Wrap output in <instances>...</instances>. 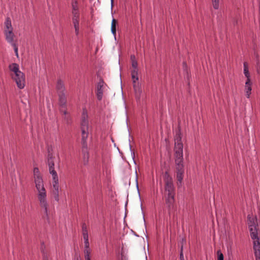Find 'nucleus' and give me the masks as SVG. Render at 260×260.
<instances>
[{
  "label": "nucleus",
  "instance_id": "1",
  "mask_svg": "<svg viewBox=\"0 0 260 260\" xmlns=\"http://www.w3.org/2000/svg\"><path fill=\"white\" fill-rule=\"evenodd\" d=\"M174 148L175 169L178 185H181L184 173L183 149V145L181 141V134L178 132L174 137Z\"/></svg>",
  "mask_w": 260,
  "mask_h": 260
},
{
  "label": "nucleus",
  "instance_id": "2",
  "mask_svg": "<svg viewBox=\"0 0 260 260\" xmlns=\"http://www.w3.org/2000/svg\"><path fill=\"white\" fill-rule=\"evenodd\" d=\"M33 173L35 187L37 192V196L40 206L44 209L46 217L48 218L49 204L47 201V192L45 187L42 176L37 167L34 168Z\"/></svg>",
  "mask_w": 260,
  "mask_h": 260
},
{
  "label": "nucleus",
  "instance_id": "3",
  "mask_svg": "<svg viewBox=\"0 0 260 260\" xmlns=\"http://www.w3.org/2000/svg\"><path fill=\"white\" fill-rule=\"evenodd\" d=\"M248 225L251 239L253 240V249L256 260H260V231L258 230L256 216L248 215Z\"/></svg>",
  "mask_w": 260,
  "mask_h": 260
},
{
  "label": "nucleus",
  "instance_id": "4",
  "mask_svg": "<svg viewBox=\"0 0 260 260\" xmlns=\"http://www.w3.org/2000/svg\"><path fill=\"white\" fill-rule=\"evenodd\" d=\"M9 69L14 74L12 78L15 81L17 87L20 89H23L25 86V77L24 74L20 71L19 64L12 63L9 64Z\"/></svg>",
  "mask_w": 260,
  "mask_h": 260
},
{
  "label": "nucleus",
  "instance_id": "5",
  "mask_svg": "<svg viewBox=\"0 0 260 260\" xmlns=\"http://www.w3.org/2000/svg\"><path fill=\"white\" fill-rule=\"evenodd\" d=\"M164 181V196H175V187L172 176L168 171H166L163 175Z\"/></svg>",
  "mask_w": 260,
  "mask_h": 260
},
{
  "label": "nucleus",
  "instance_id": "6",
  "mask_svg": "<svg viewBox=\"0 0 260 260\" xmlns=\"http://www.w3.org/2000/svg\"><path fill=\"white\" fill-rule=\"evenodd\" d=\"M131 76L136 99L137 101H140L142 93V89L141 84L138 82L139 80L138 70H132Z\"/></svg>",
  "mask_w": 260,
  "mask_h": 260
},
{
  "label": "nucleus",
  "instance_id": "7",
  "mask_svg": "<svg viewBox=\"0 0 260 260\" xmlns=\"http://www.w3.org/2000/svg\"><path fill=\"white\" fill-rule=\"evenodd\" d=\"M4 35L6 41L11 44L13 47L15 55L18 57V48L16 44V41L15 40V35L13 31L9 32H4Z\"/></svg>",
  "mask_w": 260,
  "mask_h": 260
},
{
  "label": "nucleus",
  "instance_id": "8",
  "mask_svg": "<svg viewBox=\"0 0 260 260\" xmlns=\"http://www.w3.org/2000/svg\"><path fill=\"white\" fill-rule=\"evenodd\" d=\"M106 86H107V84L104 80L101 78L96 86V95L99 101H101L103 99L104 89Z\"/></svg>",
  "mask_w": 260,
  "mask_h": 260
},
{
  "label": "nucleus",
  "instance_id": "9",
  "mask_svg": "<svg viewBox=\"0 0 260 260\" xmlns=\"http://www.w3.org/2000/svg\"><path fill=\"white\" fill-rule=\"evenodd\" d=\"M53 194L55 201H59V181L58 176L52 177Z\"/></svg>",
  "mask_w": 260,
  "mask_h": 260
},
{
  "label": "nucleus",
  "instance_id": "10",
  "mask_svg": "<svg viewBox=\"0 0 260 260\" xmlns=\"http://www.w3.org/2000/svg\"><path fill=\"white\" fill-rule=\"evenodd\" d=\"M175 196H165V203L169 212L172 211L175 208Z\"/></svg>",
  "mask_w": 260,
  "mask_h": 260
},
{
  "label": "nucleus",
  "instance_id": "11",
  "mask_svg": "<svg viewBox=\"0 0 260 260\" xmlns=\"http://www.w3.org/2000/svg\"><path fill=\"white\" fill-rule=\"evenodd\" d=\"M80 124L81 127H88L89 126L88 116L85 108L83 109Z\"/></svg>",
  "mask_w": 260,
  "mask_h": 260
},
{
  "label": "nucleus",
  "instance_id": "12",
  "mask_svg": "<svg viewBox=\"0 0 260 260\" xmlns=\"http://www.w3.org/2000/svg\"><path fill=\"white\" fill-rule=\"evenodd\" d=\"M81 143L82 146L86 148L87 144V139L88 137V127H81Z\"/></svg>",
  "mask_w": 260,
  "mask_h": 260
},
{
  "label": "nucleus",
  "instance_id": "13",
  "mask_svg": "<svg viewBox=\"0 0 260 260\" xmlns=\"http://www.w3.org/2000/svg\"><path fill=\"white\" fill-rule=\"evenodd\" d=\"M48 165L49 167V171L52 177L57 176V174L54 169V162L53 158L52 156L48 157Z\"/></svg>",
  "mask_w": 260,
  "mask_h": 260
},
{
  "label": "nucleus",
  "instance_id": "14",
  "mask_svg": "<svg viewBox=\"0 0 260 260\" xmlns=\"http://www.w3.org/2000/svg\"><path fill=\"white\" fill-rule=\"evenodd\" d=\"M252 83L250 81V79L246 80L245 85V91L246 92V97L249 99L251 93V87Z\"/></svg>",
  "mask_w": 260,
  "mask_h": 260
},
{
  "label": "nucleus",
  "instance_id": "15",
  "mask_svg": "<svg viewBox=\"0 0 260 260\" xmlns=\"http://www.w3.org/2000/svg\"><path fill=\"white\" fill-rule=\"evenodd\" d=\"M83 163L84 165H87L89 161V152L87 150V146L86 148L82 146Z\"/></svg>",
  "mask_w": 260,
  "mask_h": 260
},
{
  "label": "nucleus",
  "instance_id": "16",
  "mask_svg": "<svg viewBox=\"0 0 260 260\" xmlns=\"http://www.w3.org/2000/svg\"><path fill=\"white\" fill-rule=\"evenodd\" d=\"M13 30L11 20L9 17H7L4 22V32H9Z\"/></svg>",
  "mask_w": 260,
  "mask_h": 260
},
{
  "label": "nucleus",
  "instance_id": "17",
  "mask_svg": "<svg viewBox=\"0 0 260 260\" xmlns=\"http://www.w3.org/2000/svg\"><path fill=\"white\" fill-rule=\"evenodd\" d=\"M56 87L58 93H65V86L63 82L61 79L57 80Z\"/></svg>",
  "mask_w": 260,
  "mask_h": 260
},
{
  "label": "nucleus",
  "instance_id": "18",
  "mask_svg": "<svg viewBox=\"0 0 260 260\" xmlns=\"http://www.w3.org/2000/svg\"><path fill=\"white\" fill-rule=\"evenodd\" d=\"M58 95L60 106L61 108H65L67 103L65 93H58Z\"/></svg>",
  "mask_w": 260,
  "mask_h": 260
},
{
  "label": "nucleus",
  "instance_id": "19",
  "mask_svg": "<svg viewBox=\"0 0 260 260\" xmlns=\"http://www.w3.org/2000/svg\"><path fill=\"white\" fill-rule=\"evenodd\" d=\"M72 21L75 28V34L77 36L79 33V18H72Z\"/></svg>",
  "mask_w": 260,
  "mask_h": 260
},
{
  "label": "nucleus",
  "instance_id": "20",
  "mask_svg": "<svg viewBox=\"0 0 260 260\" xmlns=\"http://www.w3.org/2000/svg\"><path fill=\"white\" fill-rule=\"evenodd\" d=\"M243 68H244V71H243L244 74L247 78L246 80L250 79V74H249V71H248V64L246 62H244Z\"/></svg>",
  "mask_w": 260,
  "mask_h": 260
},
{
  "label": "nucleus",
  "instance_id": "21",
  "mask_svg": "<svg viewBox=\"0 0 260 260\" xmlns=\"http://www.w3.org/2000/svg\"><path fill=\"white\" fill-rule=\"evenodd\" d=\"M116 24L117 21L116 20L113 18L111 22V30L112 34L115 36L116 35Z\"/></svg>",
  "mask_w": 260,
  "mask_h": 260
},
{
  "label": "nucleus",
  "instance_id": "22",
  "mask_svg": "<svg viewBox=\"0 0 260 260\" xmlns=\"http://www.w3.org/2000/svg\"><path fill=\"white\" fill-rule=\"evenodd\" d=\"M82 234L84 239H88V231L85 223H83L82 226Z\"/></svg>",
  "mask_w": 260,
  "mask_h": 260
},
{
  "label": "nucleus",
  "instance_id": "23",
  "mask_svg": "<svg viewBox=\"0 0 260 260\" xmlns=\"http://www.w3.org/2000/svg\"><path fill=\"white\" fill-rule=\"evenodd\" d=\"M72 11H79L78 2L76 0H72Z\"/></svg>",
  "mask_w": 260,
  "mask_h": 260
},
{
  "label": "nucleus",
  "instance_id": "24",
  "mask_svg": "<svg viewBox=\"0 0 260 260\" xmlns=\"http://www.w3.org/2000/svg\"><path fill=\"white\" fill-rule=\"evenodd\" d=\"M213 5V7L214 9L217 10L219 7V0H211Z\"/></svg>",
  "mask_w": 260,
  "mask_h": 260
},
{
  "label": "nucleus",
  "instance_id": "25",
  "mask_svg": "<svg viewBox=\"0 0 260 260\" xmlns=\"http://www.w3.org/2000/svg\"><path fill=\"white\" fill-rule=\"evenodd\" d=\"M84 250H91L89 248V243L88 239H84Z\"/></svg>",
  "mask_w": 260,
  "mask_h": 260
},
{
  "label": "nucleus",
  "instance_id": "26",
  "mask_svg": "<svg viewBox=\"0 0 260 260\" xmlns=\"http://www.w3.org/2000/svg\"><path fill=\"white\" fill-rule=\"evenodd\" d=\"M90 253L91 250H84V257L85 260H90Z\"/></svg>",
  "mask_w": 260,
  "mask_h": 260
},
{
  "label": "nucleus",
  "instance_id": "27",
  "mask_svg": "<svg viewBox=\"0 0 260 260\" xmlns=\"http://www.w3.org/2000/svg\"><path fill=\"white\" fill-rule=\"evenodd\" d=\"M72 18H80V13L79 11H72Z\"/></svg>",
  "mask_w": 260,
  "mask_h": 260
},
{
  "label": "nucleus",
  "instance_id": "28",
  "mask_svg": "<svg viewBox=\"0 0 260 260\" xmlns=\"http://www.w3.org/2000/svg\"><path fill=\"white\" fill-rule=\"evenodd\" d=\"M64 119L66 121V123L68 124H71L72 122V119H71L70 114L68 115L67 116H65L64 117Z\"/></svg>",
  "mask_w": 260,
  "mask_h": 260
},
{
  "label": "nucleus",
  "instance_id": "29",
  "mask_svg": "<svg viewBox=\"0 0 260 260\" xmlns=\"http://www.w3.org/2000/svg\"><path fill=\"white\" fill-rule=\"evenodd\" d=\"M132 70H138L137 61H133L132 62Z\"/></svg>",
  "mask_w": 260,
  "mask_h": 260
},
{
  "label": "nucleus",
  "instance_id": "30",
  "mask_svg": "<svg viewBox=\"0 0 260 260\" xmlns=\"http://www.w3.org/2000/svg\"><path fill=\"white\" fill-rule=\"evenodd\" d=\"M217 254L218 255V260H224L223 255L220 250H218Z\"/></svg>",
  "mask_w": 260,
  "mask_h": 260
},
{
  "label": "nucleus",
  "instance_id": "31",
  "mask_svg": "<svg viewBox=\"0 0 260 260\" xmlns=\"http://www.w3.org/2000/svg\"><path fill=\"white\" fill-rule=\"evenodd\" d=\"M179 258H180V260H184V256H183V252H182V247L180 248Z\"/></svg>",
  "mask_w": 260,
  "mask_h": 260
},
{
  "label": "nucleus",
  "instance_id": "32",
  "mask_svg": "<svg viewBox=\"0 0 260 260\" xmlns=\"http://www.w3.org/2000/svg\"><path fill=\"white\" fill-rule=\"evenodd\" d=\"M186 243V240L185 238H182L181 241H180V244H181V247H182V251H183V246L184 245V244H185Z\"/></svg>",
  "mask_w": 260,
  "mask_h": 260
},
{
  "label": "nucleus",
  "instance_id": "33",
  "mask_svg": "<svg viewBox=\"0 0 260 260\" xmlns=\"http://www.w3.org/2000/svg\"><path fill=\"white\" fill-rule=\"evenodd\" d=\"M60 112H62L63 114L64 115V116H67L68 115H69V114L68 113L67 110H63L62 108L60 109Z\"/></svg>",
  "mask_w": 260,
  "mask_h": 260
},
{
  "label": "nucleus",
  "instance_id": "34",
  "mask_svg": "<svg viewBox=\"0 0 260 260\" xmlns=\"http://www.w3.org/2000/svg\"><path fill=\"white\" fill-rule=\"evenodd\" d=\"M131 60L132 62H133V61H137L135 56L134 55H131Z\"/></svg>",
  "mask_w": 260,
  "mask_h": 260
},
{
  "label": "nucleus",
  "instance_id": "35",
  "mask_svg": "<svg viewBox=\"0 0 260 260\" xmlns=\"http://www.w3.org/2000/svg\"><path fill=\"white\" fill-rule=\"evenodd\" d=\"M129 147H130V149H131V153H132V157H133V158L134 159L135 158V153L131 149V146L129 145Z\"/></svg>",
  "mask_w": 260,
  "mask_h": 260
},
{
  "label": "nucleus",
  "instance_id": "36",
  "mask_svg": "<svg viewBox=\"0 0 260 260\" xmlns=\"http://www.w3.org/2000/svg\"><path fill=\"white\" fill-rule=\"evenodd\" d=\"M110 1H111V9H112V8L113 7L114 0H111Z\"/></svg>",
  "mask_w": 260,
  "mask_h": 260
},
{
  "label": "nucleus",
  "instance_id": "37",
  "mask_svg": "<svg viewBox=\"0 0 260 260\" xmlns=\"http://www.w3.org/2000/svg\"><path fill=\"white\" fill-rule=\"evenodd\" d=\"M43 260H48L47 257L46 256H44L43 257Z\"/></svg>",
  "mask_w": 260,
  "mask_h": 260
}]
</instances>
